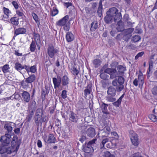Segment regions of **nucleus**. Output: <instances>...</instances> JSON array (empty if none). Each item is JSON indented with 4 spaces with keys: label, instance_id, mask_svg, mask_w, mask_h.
Returning a JSON list of instances; mask_svg holds the SVG:
<instances>
[{
    "label": "nucleus",
    "instance_id": "nucleus-1",
    "mask_svg": "<svg viewBox=\"0 0 157 157\" xmlns=\"http://www.w3.org/2000/svg\"><path fill=\"white\" fill-rule=\"evenodd\" d=\"M122 18L121 12L115 7L110 8L106 12V15L104 18L105 22L108 24L112 22L113 19L114 21H120Z\"/></svg>",
    "mask_w": 157,
    "mask_h": 157
},
{
    "label": "nucleus",
    "instance_id": "nucleus-2",
    "mask_svg": "<svg viewBox=\"0 0 157 157\" xmlns=\"http://www.w3.org/2000/svg\"><path fill=\"white\" fill-rule=\"evenodd\" d=\"M11 146L7 148L4 150V147L0 146V153L3 154L6 152L8 154H11L13 152H17L18 151L20 145V143L18 141V138L17 136H14L11 142Z\"/></svg>",
    "mask_w": 157,
    "mask_h": 157
},
{
    "label": "nucleus",
    "instance_id": "nucleus-3",
    "mask_svg": "<svg viewBox=\"0 0 157 157\" xmlns=\"http://www.w3.org/2000/svg\"><path fill=\"white\" fill-rule=\"evenodd\" d=\"M117 82L116 79H114L112 81V84L114 86L116 87L117 91L120 92L124 88L123 85L124 82V78L122 76L118 77L117 78Z\"/></svg>",
    "mask_w": 157,
    "mask_h": 157
},
{
    "label": "nucleus",
    "instance_id": "nucleus-4",
    "mask_svg": "<svg viewBox=\"0 0 157 157\" xmlns=\"http://www.w3.org/2000/svg\"><path fill=\"white\" fill-rule=\"evenodd\" d=\"M144 78L142 73L139 74L138 78H135L133 81V84L134 85L137 86L139 85V87L140 89H142L143 85L144 83Z\"/></svg>",
    "mask_w": 157,
    "mask_h": 157
},
{
    "label": "nucleus",
    "instance_id": "nucleus-5",
    "mask_svg": "<svg viewBox=\"0 0 157 157\" xmlns=\"http://www.w3.org/2000/svg\"><path fill=\"white\" fill-rule=\"evenodd\" d=\"M83 150L85 152L86 157H91L94 151L92 146L87 144L84 147Z\"/></svg>",
    "mask_w": 157,
    "mask_h": 157
},
{
    "label": "nucleus",
    "instance_id": "nucleus-6",
    "mask_svg": "<svg viewBox=\"0 0 157 157\" xmlns=\"http://www.w3.org/2000/svg\"><path fill=\"white\" fill-rule=\"evenodd\" d=\"M130 138L133 145L137 146L139 144V139L137 135L133 131L130 132Z\"/></svg>",
    "mask_w": 157,
    "mask_h": 157
},
{
    "label": "nucleus",
    "instance_id": "nucleus-7",
    "mask_svg": "<svg viewBox=\"0 0 157 157\" xmlns=\"http://www.w3.org/2000/svg\"><path fill=\"white\" fill-rule=\"evenodd\" d=\"M47 51L49 56L51 58H53L57 53L58 50L55 48L53 45H50L48 47Z\"/></svg>",
    "mask_w": 157,
    "mask_h": 157
},
{
    "label": "nucleus",
    "instance_id": "nucleus-8",
    "mask_svg": "<svg viewBox=\"0 0 157 157\" xmlns=\"http://www.w3.org/2000/svg\"><path fill=\"white\" fill-rule=\"evenodd\" d=\"M105 72L110 75V78L113 79L117 76V71L116 69L107 68L105 70Z\"/></svg>",
    "mask_w": 157,
    "mask_h": 157
},
{
    "label": "nucleus",
    "instance_id": "nucleus-9",
    "mask_svg": "<svg viewBox=\"0 0 157 157\" xmlns=\"http://www.w3.org/2000/svg\"><path fill=\"white\" fill-rule=\"evenodd\" d=\"M10 135L8 134H6L4 136L1 137L0 140L3 145L7 146L10 144Z\"/></svg>",
    "mask_w": 157,
    "mask_h": 157
},
{
    "label": "nucleus",
    "instance_id": "nucleus-10",
    "mask_svg": "<svg viewBox=\"0 0 157 157\" xmlns=\"http://www.w3.org/2000/svg\"><path fill=\"white\" fill-rule=\"evenodd\" d=\"M43 138L45 142L48 144L54 143L56 141V138L53 134H50L48 137L44 135Z\"/></svg>",
    "mask_w": 157,
    "mask_h": 157
},
{
    "label": "nucleus",
    "instance_id": "nucleus-11",
    "mask_svg": "<svg viewBox=\"0 0 157 157\" xmlns=\"http://www.w3.org/2000/svg\"><path fill=\"white\" fill-rule=\"evenodd\" d=\"M106 144V147L107 148H110L112 147V143L110 141V139L109 138H106L103 139L101 143V148H102L104 147L105 148V145Z\"/></svg>",
    "mask_w": 157,
    "mask_h": 157
},
{
    "label": "nucleus",
    "instance_id": "nucleus-12",
    "mask_svg": "<svg viewBox=\"0 0 157 157\" xmlns=\"http://www.w3.org/2000/svg\"><path fill=\"white\" fill-rule=\"evenodd\" d=\"M86 134L88 136L90 137H94L95 135V131L94 128L90 127L89 128L87 129Z\"/></svg>",
    "mask_w": 157,
    "mask_h": 157
},
{
    "label": "nucleus",
    "instance_id": "nucleus-13",
    "mask_svg": "<svg viewBox=\"0 0 157 157\" xmlns=\"http://www.w3.org/2000/svg\"><path fill=\"white\" fill-rule=\"evenodd\" d=\"M26 32V29L23 28H19L16 29L14 31V36L13 37H16L17 36L25 33Z\"/></svg>",
    "mask_w": 157,
    "mask_h": 157
},
{
    "label": "nucleus",
    "instance_id": "nucleus-14",
    "mask_svg": "<svg viewBox=\"0 0 157 157\" xmlns=\"http://www.w3.org/2000/svg\"><path fill=\"white\" fill-rule=\"evenodd\" d=\"M68 19L69 16L67 15L57 21L56 24L59 26H64L66 24Z\"/></svg>",
    "mask_w": 157,
    "mask_h": 157
},
{
    "label": "nucleus",
    "instance_id": "nucleus-15",
    "mask_svg": "<svg viewBox=\"0 0 157 157\" xmlns=\"http://www.w3.org/2000/svg\"><path fill=\"white\" fill-rule=\"evenodd\" d=\"M116 89L112 86H110L108 88L107 93L109 95L114 97L116 94Z\"/></svg>",
    "mask_w": 157,
    "mask_h": 157
},
{
    "label": "nucleus",
    "instance_id": "nucleus-16",
    "mask_svg": "<svg viewBox=\"0 0 157 157\" xmlns=\"http://www.w3.org/2000/svg\"><path fill=\"white\" fill-rule=\"evenodd\" d=\"M22 96L23 101L26 102H28L30 101V95L27 91H24L22 94Z\"/></svg>",
    "mask_w": 157,
    "mask_h": 157
},
{
    "label": "nucleus",
    "instance_id": "nucleus-17",
    "mask_svg": "<svg viewBox=\"0 0 157 157\" xmlns=\"http://www.w3.org/2000/svg\"><path fill=\"white\" fill-rule=\"evenodd\" d=\"M3 10L4 14L2 18V20H5V18H8L9 17L10 14L11 13V12L8 8L5 7H3Z\"/></svg>",
    "mask_w": 157,
    "mask_h": 157
},
{
    "label": "nucleus",
    "instance_id": "nucleus-18",
    "mask_svg": "<svg viewBox=\"0 0 157 157\" xmlns=\"http://www.w3.org/2000/svg\"><path fill=\"white\" fill-rule=\"evenodd\" d=\"M25 70L28 74L29 75L30 72L34 73L36 71V66H33L30 67L29 66L25 65Z\"/></svg>",
    "mask_w": 157,
    "mask_h": 157
},
{
    "label": "nucleus",
    "instance_id": "nucleus-19",
    "mask_svg": "<svg viewBox=\"0 0 157 157\" xmlns=\"http://www.w3.org/2000/svg\"><path fill=\"white\" fill-rule=\"evenodd\" d=\"M25 65H22L19 63H16L15 64L14 68L15 69L20 72H21V70L24 69H25Z\"/></svg>",
    "mask_w": 157,
    "mask_h": 157
},
{
    "label": "nucleus",
    "instance_id": "nucleus-20",
    "mask_svg": "<svg viewBox=\"0 0 157 157\" xmlns=\"http://www.w3.org/2000/svg\"><path fill=\"white\" fill-rule=\"evenodd\" d=\"M74 35L71 32H68L66 34V39L68 42H71L74 39Z\"/></svg>",
    "mask_w": 157,
    "mask_h": 157
},
{
    "label": "nucleus",
    "instance_id": "nucleus-21",
    "mask_svg": "<svg viewBox=\"0 0 157 157\" xmlns=\"http://www.w3.org/2000/svg\"><path fill=\"white\" fill-rule=\"evenodd\" d=\"M134 29L132 28L124 29V32L125 36H127V37L129 38L131 36V33L133 31Z\"/></svg>",
    "mask_w": 157,
    "mask_h": 157
},
{
    "label": "nucleus",
    "instance_id": "nucleus-22",
    "mask_svg": "<svg viewBox=\"0 0 157 157\" xmlns=\"http://www.w3.org/2000/svg\"><path fill=\"white\" fill-rule=\"evenodd\" d=\"M12 123L10 122H7L4 125V128L8 131V133H10L13 130Z\"/></svg>",
    "mask_w": 157,
    "mask_h": 157
},
{
    "label": "nucleus",
    "instance_id": "nucleus-23",
    "mask_svg": "<svg viewBox=\"0 0 157 157\" xmlns=\"http://www.w3.org/2000/svg\"><path fill=\"white\" fill-rule=\"evenodd\" d=\"M52 81L54 88L56 89L57 88L59 87L61 82L60 79H57L56 78H53Z\"/></svg>",
    "mask_w": 157,
    "mask_h": 157
},
{
    "label": "nucleus",
    "instance_id": "nucleus-24",
    "mask_svg": "<svg viewBox=\"0 0 157 157\" xmlns=\"http://www.w3.org/2000/svg\"><path fill=\"white\" fill-rule=\"evenodd\" d=\"M69 120L72 122L76 123L78 120V117L75 114L72 112L70 115Z\"/></svg>",
    "mask_w": 157,
    "mask_h": 157
},
{
    "label": "nucleus",
    "instance_id": "nucleus-25",
    "mask_svg": "<svg viewBox=\"0 0 157 157\" xmlns=\"http://www.w3.org/2000/svg\"><path fill=\"white\" fill-rule=\"evenodd\" d=\"M117 29L119 32L123 31L124 29V26L123 23L120 21L117 25Z\"/></svg>",
    "mask_w": 157,
    "mask_h": 157
},
{
    "label": "nucleus",
    "instance_id": "nucleus-26",
    "mask_svg": "<svg viewBox=\"0 0 157 157\" xmlns=\"http://www.w3.org/2000/svg\"><path fill=\"white\" fill-rule=\"evenodd\" d=\"M36 77L35 75L32 74L25 79V82L27 83H31L33 82L35 80Z\"/></svg>",
    "mask_w": 157,
    "mask_h": 157
},
{
    "label": "nucleus",
    "instance_id": "nucleus-27",
    "mask_svg": "<svg viewBox=\"0 0 157 157\" xmlns=\"http://www.w3.org/2000/svg\"><path fill=\"white\" fill-rule=\"evenodd\" d=\"M0 68L2 69V71L4 74L9 73L10 72V67L8 64H6Z\"/></svg>",
    "mask_w": 157,
    "mask_h": 157
},
{
    "label": "nucleus",
    "instance_id": "nucleus-28",
    "mask_svg": "<svg viewBox=\"0 0 157 157\" xmlns=\"http://www.w3.org/2000/svg\"><path fill=\"white\" fill-rule=\"evenodd\" d=\"M62 84L63 86L67 85L69 84V79L66 75H64L62 77Z\"/></svg>",
    "mask_w": 157,
    "mask_h": 157
},
{
    "label": "nucleus",
    "instance_id": "nucleus-29",
    "mask_svg": "<svg viewBox=\"0 0 157 157\" xmlns=\"http://www.w3.org/2000/svg\"><path fill=\"white\" fill-rule=\"evenodd\" d=\"M92 63L94 67L97 68L98 67L101 65V60L99 59H95L93 61Z\"/></svg>",
    "mask_w": 157,
    "mask_h": 157
},
{
    "label": "nucleus",
    "instance_id": "nucleus-30",
    "mask_svg": "<svg viewBox=\"0 0 157 157\" xmlns=\"http://www.w3.org/2000/svg\"><path fill=\"white\" fill-rule=\"evenodd\" d=\"M99 6L98 8L97 12L98 16L101 17L102 15V1L100 0L99 2Z\"/></svg>",
    "mask_w": 157,
    "mask_h": 157
},
{
    "label": "nucleus",
    "instance_id": "nucleus-31",
    "mask_svg": "<svg viewBox=\"0 0 157 157\" xmlns=\"http://www.w3.org/2000/svg\"><path fill=\"white\" fill-rule=\"evenodd\" d=\"M108 106V105L104 103L102 104L101 105V109L103 113L105 114H107L108 113V111L107 108Z\"/></svg>",
    "mask_w": 157,
    "mask_h": 157
},
{
    "label": "nucleus",
    "instance_id": "nucleus-32",
    "mask_svg": "<svg viewBox=\"0 0 157 157\" xmlns=\"http://www.w3.org/2000/svg\"><path fill=\"white\" fill-rule=\"evenodd\" d=\"M11 23L15 25H17L19 24L18 19L15 17L11 18L10 19Z\"/></svg>",
    "mask_w": 157,
    "mask_h": 157
},
{
    "label": "nucleus",
    "instance_id": "nucleus-33",
    "mask_svg": "<svg viewBox=\"0 0 157 157\" xmlns=\"http://www.w3.org/2000/svg\"><path fill=\"white\" fill-rule=\"evenodd\" d=\"M98 23L96 21H94L91 24V27L90 28V30L91 31H94L98 28Z\"/></svg>",
    "mask_w": 157,
    "mask_h": 157
},
{
    "label": "nucleus",
    "instance_id": "nucleus-34",
    "mask_svg": "<svg viewBox=\"0 0 157 157\" xmlns=\"http://www.w3.org/2000/svg\"><path fill=\"white\" fill-rule=\"evenodd\" d=\"M34 39L36 43V44L38 46V43L40 42V36L39 34L36 33H34Z\"/></svg>",
    "mask_w": 157,
    "mask_h": 157
},
{
    "label": "nucleus",
    "instance_id": "nucleus-35",
    "mask_svg": "<svg viewBox=\"0 0 157 157\" xmlns=\"http://www.w3.org/2000/svg\"><path fill=\"white\" fill-rule=\"evenodd\" d=\"M117 70L120 74L122 75L124 71L126 70V69L125 67H123L122 66L119 65L117 67Z\"/></svg>",
    "mask_w": 157,
    "mask_h": 157
},
{
    "label": "nucleus",
    "instance_id": "nucleus-36",
    "mask_svg": "<svg viewBox=\"0 0 157 157\" xmlns=\"http://www.w3.org/2000/svg\"><path fill=\"white\" fill-rule=\"evenodd\" d=\"M42 115L37 114L35 117V122L36 123H39L42 119Z\"/></svg>",
    "mask_w": 157,
    "mask_h": 157
},
{
    "label": "nucleus",
    "instance_id": "nucleus-37",
    "mask_svg": "<svg viewBox=\"0 0 157 157\" xmlns=\"http://www.w3.org/2000/svg\"><path fill=\"white\" fill-rule=\"evenodd\" d=\"M36 45L35 41H32L30 46V50L32 52H34L36 48Z\"/></svg>",
    "mask_w": 157,
    "mask_h": 157
},
{
    "label": "nucleus",
    "instance_id": "nucleus-38",
    "mask_svg": "<svg viewBox=\"0 0 157 157\" xmlns=\"http://www.w3.org/2000/svg\"><path fill=\"white\" fill-rule=\"evenodd\" d=\"M79 69H78L75 67H73L72 68V71H71L72 73L74 75H77L79 72Z\"/></svg>",
    "mask_w": 157,
    "mask_h": 157
},
{
    "label": "nucleus",
    "instance_id": "nucleus-39",
    "mask_svg": "<svg viewBox=\"0 0 157 157\" xmlns=\"http://www.w3.org/2000/svg\"><path fill=\"white\" fill-rule=\"evenodd\" d=\"M58 13L59 11L58 9L56 7H54L53 8V9L51 13V16L52 17L55 16Z\"/></svg>",
    "mask_w": 157,
    "mask_h": 157
},
{
    "label": "nucleus",
    "instance_id": "nucleus-40",
    "mask_svg": "<svg viewBox=\"0 0 157 157\" xmlns=\"http://www.w3.org/2000/svg\"><path fill=\"white\" fill-rule=\"evenodd\" d=\"M32 15L33 19L37 23V24L39 25H40V22L38 20V18L36 14V13H32Z\"/></svg>",
    "mask_w": 157,
    "mask_h": 157
},
{
    "label": "nucleus",
    "instance_id": "nucleus-41",
    "mask_svg": "<svg viewBox=\"0 0 157 157\" xmlns=\"http://www.w3.org/2000/svg\"><path fill=\"white\" fill-rule=\"evenodd\" d=\"M103 156L104 157H115L114 155L111 154L108 151H106L104 152Z\"/></svg>",
    "mask_w": 157,
    "mask_h": 157
},
{
    "label": "nucleus",
    "instance_id": "nucleus-42",
    "mask_svg": "<svg viewBox=\"0 0 157 157\" xmlns=\"http://www.w3.org/2000/svg\"><path fill=\"white\" fill-rule=\"evenodd\" d=\"M106 100L109 101L114 102L116 100V99L113 97L108 95L106 97Z\"/></svg>",
    "mask_w": 157,
    "mask_h": 157
},
{
    "label": "nucleus",
    "instance_id": "nucleus-43",
    "mask_svg": "<svg viewBox=\"0 0 157 157\" xmlns=\"http://www.w3.org/2000/svg\"><path fill=\"white\" fill-rule=\"evenodd\" d=\"M106 73H105V72L104 73H101L100 74V78L102 79H106L108 78V77L109 76H108L106 74Z\"/></svg>",
    "mask_w": 157,
    "mask_h": 157
},
{
    "label": "nucleus",
    "instance_id": "nucleus-44",
    "mask_svg": "<svg viewBox=\"0 0 157 157\" xmlns=\"http://www.w3.org/2000/svg\"><path fill=\"white\" fill-rule=\"evenodd\" d=\"M140 39V38L138 35H135L132 37V40L135 42L138 41Z\"/></svg>",
    "mask_w": 157,
    "mask_h": 157
},
{
    "label": "nucleus",
    "instance_id": "nucleus-45",
    "mask_svg": "<svg viewBox=\"0 0 157 157\" xmlns=\"http://www.w3.org/2000/svg\"><path fill=\"white\" fill-rule=\"evenodd\" d=\"M23 11V10L21 8L20 10H17L16 11V13L19 16L22 17L24 15Z\"/></svg>",
    "mask_w": 157,
    "mask_h": 157
},
{
    "label": "nucleus",
    "instance_id": "nucleus-46",
    "mask_svg": "<svg viewBox=\"0 0 157 157\" xmlns=\"http://www.w3.org/2000/svg\"><path fill=\"white\" fill-rule=\"evenodd\" d=\"M89 126H88L86 124L82 126L81 128L82 132L83 133L85 132L86 133L87 129L88 128H89Z\"/></svg>",
    "mask_w": 157,
    "mask_h": 157
},
{
    "label": "nucleus",
    "instance_id": "nucleus-47",
    "mask_svg": "<svg viewBox=\"0 0 157 157\" xmlns=\"http://www.w3.org/2000/svg\"><path fill=\"white\" fill-rule=\"evenodd\" d=\"M67 91L66 90H63L62 92L61 96L63 98L65 99L67 98Z\"/></svg>",
    "mask_w": 157,
    "mask_h": 157
},
{
    "label": "nucleus",
    "instance_id": "nucleus-48",
    "mask_svg": "<svg viewBox=\"0 0 157 157\" xmlns=\"http://www.w3.org/2000/svg\"><path fill=\"white\" fill-rule=\"evenodd\" d=\"M149 117L150 119L152 121L155 122L157 117L155 115L153 114H151L149 116Z\"/></svg>",
    "mask_w": 157,
    "mask_h": 157
},
{
    "label": "nucleus",
    "instance_id": "nucleus-49",
    "mask_svg": "<svg viewBox=\"0 0 157 157\" xmlns=\"http://www.w3.org/2000/svg\"><path fill=\"white\" fill-rule=\"evenodd\" d=\"M15 8L17 10L18 8L19 5L18 3L15 1H13L12 3Z\"/></svg>",
    "mask_w": 157,
    "mask_h": 157
},
{
    "label": "nucleus",
    "instance_id": "nucleus-50",
    "mask_svg": "<svg viewBox=\"0 0 157 157\" xmlns=\"http://www.w3.org/2000/svg\"><path fill=\"white\" fill-rule=\"evenodd\" d=\"M120 100H118L116 101L113 103V105L116 106L118 107L121 104V102L120 101Z\"/></svg>",
    "mask_w": 157,
    "mask_h": 157
},
{
    "label": "nucleus",
    "instance_id": "nucleus-51",
    "mask_svg": "<svg viewBox=\"0 0 157 157\" xmlns=\"http://www.w3.org/2000/svg\"><path fill=\"white\" fill-rule=\"evenodd\" d=\"M153 61L152 60H150L149 61V71H150L153 68Z\"/></svg>",
    "mask_w": 157,
    "mask_h": 157
},
{
    "label": "nucleus",
    "instance_id": "nucleus-52",
    "mask_svg": "<svg viewBox=\"0 0 157 157\" xmlns=\"http://www.w3.org/2000/svg\"><path fill=\"white\" fill-rule=\"evenodd\" d=\"M144 54V52H142L139 53L135 57V59H137L139 57L142 56Z\"/></svg>",
    "mask_w": 157,
    "mask_h": 157
},
{
    "label": "nucleus",
    "instance_id": "nucleus-53",
    "mask_svg": "<svg viewBox=\"0 0 157 157\" xmlns=\"http://www.w3.org/2000/svg\"><path fill=\"white\" fill-rule=\"evenodd\" d=\"M70 28V25L69 24H66L63 27V29L64 30L66 31H67L69 30Z\"/></svg>",
    "mask_w": 157,
    "mask_h": 157
},
{
    "label": "nucleus",
    "instance_id": "nucleus-54",
    "mask_svg": "<svg viewBox=\"0 0 157 157\" xmlns=\"http://www.w3.org/2000/svg\"><path fill=\"white\" fill-rule=\"evenodd\" d=\"M96 140V139H94L90 141L87 144L90 145L92 146H93V144L95 143Z\"/></svg>",
    "mask_w": 157,
    "mask_h": 157
},
{
    "label": "nucleus",
    "instance_id": "nucleus-55",
    "mask_svg": "<svg viewBox=\"0 0 157 157\" xmlns=\"http://www.w3.org/2000/svg\"><path fill=\"white\" fill-rule=\"evenodd\" d=\"M91 89H86L84 90V93L86 95L89 94H90Z\"/></svg>",
    "mask_w": 157,
    "mask_h": 157
},
{
    "label": "nucleus",
    "instance_id": "nucleus-56",
    "mask_svg": "<svg viewBox=\"0 0 157 157\" xmlns=\"http://www.w3.org/2000/svg\"><path fill=\"white\" fill-rule=\"evenodd\" d=\"M152 94L154 95H157V86L154 87L152 90Z\"/></svg>",
    "mask_w": 157,
    "mask_h": 157
},
{
    "label": "nucleus",
    "instance_id": "nucleus-57",
    "mask_svg": "<svg viewBox=\"0 0 157 157\" xmlns=\"http://www.w3.org/2000/svg\"><path fill=\"white\" fill-rule=\"evenodd\" d=\"M124 22H125L129 20V18L128 15L127 14L125 15L124 17Z\"/></svg>",
    "mask_w": 157,
    "mask_h": 157
},
{
    "label": "nucleus",
    "instance_id": "nucleus-58",
    "mask_svg": "<svg viewBox=\"0 0 157 157\" xmlns=\"http://www.w3.org/2000/svg\"><path fill=\"white\" fill-rule=\"evenodd\" d=\"M111 135L113 136H114V138H115L117 139L118 138V135L116 132H113L111 133Z\"/></svg>",
    "mask_w": 157,
    "mask_h": 157
},
{
    "label": "nucleus",
    "instance_id": "nucleus-59",
    "mask_svg": "<svg viewBox=\"0 0 157 157\" xmlns=\"http://www.w3.org/2000/svg\"><path fill=\"white\" fill-rule=\"evenodd\" d=\"M37 145L40 148L42 147V145L41 141L40 140H38L37 142Z\"/></svg>",
    "mask_w": 157,
    "mask_h": 157
},
{
    "label": "nucleus",
    "instance_id": "nucleus-60",
    "mask_svg": "<svg viewBox=\"0 0 157 157\" xmlns=\"http://www.w3.org/2000/svg\"><path fill=\"white\" fill-rule=\"evenodd\" d=\"M14 96L15 99L16 100H18L21 97L20 95L17 94H14Z\"/></svg>",
    "mask_w": 157,
    "mask_h": 157
},
{
    "label": "nucleus",
    "instance_id": "nucleus-61",
    "mask_svg": "<svg viewBox=\"0 0 157 157\" xmlns=\"http://www.w3.org/2000/svg\"><path fill=\"white\" fill-rule=\"evenodd\" d=\"M14 54L15 55L17 56H22V53H19L18 51H15Z\"/></svg>",
    "mask_w": 157,
    "mask_h": 157
},
{
    "label": "nucleus",
    "instance_id": "nucleus-62",
    "mask_svg": "<svg viewBox=\"0 0 157 157\" xmlns=\"http://www.w3.org/2000/svg\"><path fill=\"white\" fill-rule=\"evenodd\" d=\"M20 129L19 128H17L14 130V132L18 134L20 132Z\"/></svg>",
    "mask_w": 157,
    "mask_h": 157
},
{
    "label": "nucleus",
    "instance_id": "nucleus-63",
    "mask_svg": "<svg viewBox=\"0 0 157 157\" xmlns=\"http://www.w3.org/2000/svg\"><path fill=\"white\" fill-rule=\"evenodd\" d=\"M104 129L105 130H106L109 132H110V127L109 126H105Z\"/></svg>",
    "mask_w": 157,
    "mask_h": 157
},
{
    "label": "nucleus",
    "instance_id": "nucleus-64",
    "mask_svg": "<svg viewBox=\"0 0 157 157\" xmlns=\"http://www.w3.org/2000/svg\"><path fill=\"white\" fill-rule=\"evenodd\" d=\"M141 155L139 153H136L134 155V157H141Z\"/></svg>",
    "mask_w": 157,
    "mask_h": 157
}]
</instances>
